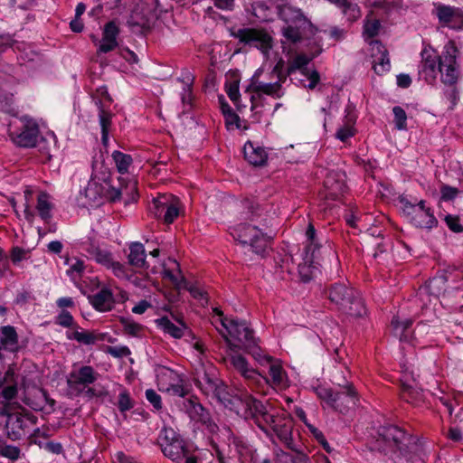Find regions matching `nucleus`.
Instances as JSON below:
<instances>
[{"label":"nucleus","instance_id":"8","mask_svg":"<svg viewBox=\"0 0 463 463\" xmlns=\"http://www.w3.org/2000/svg\"><path fill=\"white\" fill-rule=\"evenodd\" d=\"M237 240L243 245H249L251 250L264 256L273 236L263 232L255 225L241 223L234 229Z\"/></svg>","mask_w":463,"mask_h":463},{"label":"nucleus","instance_id":"55","mask_svg":"<svg viewBox=\"0 0 463 463\" xmlns=\"http://www.w3.org/2000/svg\"><path fill=\"white\" fill-rule=\"evenodd\" d=\"M92 99L95 102L99 101V99H102L103 104L106 105V108H109L113 101L106 86L99 87L95 93L92 94Z\"/></svg>","mask_w":463,"mask_h":463},{"label":"nucleus","instance_id":"62","mask_svg":"<svg viewBox=\"0 0 463 463\" xmlns=\"http://www.w3.org/2000/svg\"><path fill=\"white\" fill-rule=\"evenodd\" d=\"M107 353L116 358H123L128 356L131 352L128 346H108Z\"/></svg>","mask_w":463,"mask_h":463},{"label":"nucleus","instance_id":"14","mask_svg":"<svg viewBox=\"0 0 463 463\" xmlns=\"http://www.w3.org/2000/svg\"><path fill=\"white\" fill-rule=\"evenodd\" d=\"M321 52L322 48L318 46L317 50L310 56L304 53L298 54L293 60L289 61L287 67V74L294 75L298 71L301 75L308 80L307 84L305 83L304 80H299L300 84L308 90H314L320 81V74L316 69H310L307 65Z\"/></svg>","mask_w":463,"mask_h":463},{"label":"nucleus","instance_id":"34","mask_svg":"<svg viewBox=\"0 0 463 463\" xmlns=\"http://www.w3.org/2000/svg\"><path fill=\"white\" fill-rule=\"evenodd\" d=\"M246 91L255 92L260 96L268 95L274 99H280L284 95V91L279 83H264L261 81L252 82Z\"/></svg>","mask_w":463,"mask_h":463},{"label":"nucleus","instance_id":"12","mask_svg":"<svg viewBox=\"0 0 463 463\" xmlns=\"http://www.w3.org/2000/svg\"><path fill=\"white\" fill-rule=\"evenodd\" d=\"M128 189V185L116 187L112 184L111 180L104 179L102 183L91 180L85 188V196L88 200L97 205L108 201L115 203L121 199L124 190Z\"/></svg>","mask_w":463,"mask_h":463},{"label":"nucleus","instance_id":"25","mask_svg":"<svg viewBox=\"0 0 463 463\" xmlns=\"http://www.w3.org/2000/svg\"><path fill=\"white\" fill-rule=\"evenodd\" d=\"M305 235L306 245L303 253L320 258V250L324 248L323 242H327V241L324 240L322 234L317 233L312 222L308 223Z\"/></svg>","mask_w":463,"mask_h":463},{"label":"nucleus","instance_id":"39","mask_svg":"<svg viewBox=\"0 0 463 463\" xmlns=\"http://www.w3.org/2000/svg\"><path fill=\"white\" fill-rule=\"evenodd\" d=\"M240 209L241 213L246 220L254 221L257 217L261 215L260 206L254 199H242L240 202Z\"/></svg>","mask_w":463,"mask_h":463},{"label":"nucleus","instance_id":"9","mask_svg":"<svg viewBox=\"0 0 463 463\" xmlns=\"http://www.w3.org/2000/svg\"><path fill=\"white\" fill-rule=\"evenodd\" d=\"M235 409L246 420H252L262 431L267 432V419L270 413L262 402L248 392H243L240 394Z\"/></svg>","mask_w":463,"mask_h":463},{"label":"nucleus","instance_id":"56","mask_svg":"<svg viewBox=\"0 0 463 463\" xmlns=\"http://www.w3.org/2000/svg\"><path fill=\"white\" fill-rule=\"evenodd\" d=\"M310 432L312 433L315 439L319 443V445L327 452L332 453L334 450L333 448L330 446V444L327 442L324 433L319 430L318 429L310 426L309 427Z\"/></svg>","mask_w":463,"mask_h":463},{"label":"nucleus","instance_id":"49","mask_svg":"<svg viewBox=\"0 0 463 463\" xmlns=\"http://www.w3.org/2000/svg\"><path fill=\"white\" fill-rule=\"evenodd\" d=\"M55 324L65 328H80L74 321L72 315L67 310H61L55 317Z\"/></svg>","mask_w":463,"mask_h":463},{"label":"nucleus","instance_id":"59","mask_svg":"<svg viewBox=\"0 0 463 463\" xmlns=\"http://www.w3.org/2000/svg\"><path fill=\"white\" fill-rule=\"evenodd\" d=\"M183 283H184L183 289L189 291L193 298L196 299H203L204 298L205 292L197 284L188 280H183Z\"/></svg>","mask_w":463,"mask_h":463},{"label":"nucleus","instance_id":"54","mask_svg":"<svg viewBox=\"0 0 463 463\" xmlns=\"http://www.w3.org/2000/svg\"><path fill=\"white\" fill-rule=\"evenodd\" d=\"M30 257V250L21 248L19 246H14L12 248L10 252V259L13 264L17 265L24 260H27Z\"/></svg>","mask_w":463,"mask_h":463},{"label":"nucleus","instance_id":"61","mask_svg":"<svg viewBox=\"0 0 463 463\" xmlns=\"http://www.w3.org/2000/svg\"><path fill=\"white\" fill-rule=\"evenodd\" d=\"M459 191L456 187L448 184H442L440 187L441 199L444 201H450L457 197Z\"/></svg>","mask_w":463,"mask_h":463},{"label":"nucleus","instance_id":"15","mask_svg":"<svg viewBox=\"0 0 463 463\" xmlns=\"http://www.w3.org/2000/svg\"><path fill=\"white\" fill-rule=\"evenodd\" d=\"M269 427L285 446L298 451L292 438L293 420L287 413L269 414L267 419V428Z\"/></svg>","mask_w":463,"mask_h":463},{"label":"nucleus","instance_id":"58","mask_svg":"<svg viewBox=\"0 0 463 463\" xmlns=\"http://www.w3.org/2000/svg\"><path fill=\"white\" fill-rule=\"evenodd\" d=\"M20 449L16 446L5 445L3 447H0V455L11 460L18 459L20 457Z\"/></svg>","mask_w":463,"mask_h":463},{"label":"nucleus","instance_id":"26","mask_svg":"<svg viewBox=\"0 0 463 463\" xmlns=\"http://www.w3.org/2000/svg\"><path fill=\"white\" fill-rule=\"evenodd\" d=\"M90 305L99 312L111 311L115 305V298L109 288H102L99 292L89 296Z\"/></svg>","mask_w":463,"mask_h":463},{"label":"nucleus","instance_id":"19","mask_svg":"<svg viewBox=\"0 0 463 463\" xmlns=\"http://www.w3.org/2000/svg\"><path fill=\"white\" fill-rule=\"evenodd\" d=\"M36 420V417L31 413L14 412V414L9 416L5 425L7 438L14 441L21 439L26 434L29 423L35 424Z\"/></svg>","mask_w":463,"mask_h":463},{"label":"nucleus","instance_id":"29","mask_svg":"<svg viewBox=\"0 0 463 463\" xmlns=\"http://www.w3.org/2000/svg\"><path fill=\"white\" fill-rule=\"evenodd\" d=\"M243 154L245 160L254 166L264 165L268 160V154L265 149L261 146H255L250 141L244 145Z\"/></svg>","mask_w":463,"mask_h":463},{"label":"nucleus","instance_id":"60","mask_svg":"<svg viewBox=\"0 0 463 463\" xmlns=\"http://www.w3.org/2000/svg\"><path fill=\"white\" fill-rule=\"evenodd\" d=\"M355 135V129L351 125H345L344 127L340 128L336 133L335 137L342 142H345L350 137H354Z\"/></svg>","mask_w":463,"mask_h":463},{"label":"nucleus","instance_id":"44","mask_svg":"<svg viewBox=\"0 0 463 463\" xmlns=\"http://www.w3.org/2000/svg\"><path fill=\"white\" fill-rule=\"evenodd\" d=\"M79 329L74 328L72 333H67V338L87 345H93L97 340H99L94 332L87 330L79 331Z\"/></svg>","mask_w":463,"mask_h":463},{"label":"nucleus","instance_id":"52","mask_svg":"<svg viewBox=\"0 0 463 463\" xmlns=\"http://www.w3.org/2000/svg\"><path fill=\"white\" fill-rule=\"evenodd\" d=\"M134 402L130 398L129 392L124 389L118 395V408L120 412H125L131 410Z\"/></svg>","mask_w":463,"mask_h":463},{"label":"nucleus","instance_id":"6","mask_svg":"<svg viewBox=\"0 0 463 463\" xmlns=\"http://www.w3.org/2000/svg\"><path fill=\"white\" fill-rule=\"evenodd\" d=\"M403 216L410 223L420 229L430 230L438 225L433 211L426 205V201L411 200L408 195L398 197Z\"/></svg>","mask_w":463,"mask_h":463},{"label":"nucleus","instance_id":"53","mask_svg":"<svg viewBox=\"0 0 463 463\" xmlns=\"http://www.w3.org/2000/svg\"><path fill=\"white\" fill-rule=\"evenodd\" d=\"M120 30L115 21L108 22L103 28V40H117Z\"/></svg>","mask_w":463,"mask_h":463},{"label":"nucleus","instance_id":"37","mask_svg":"<svg viewBox=\"0 0 463 463\" xmlns=\"http://www.w3.org/2000/svg\"><path fill=\"white\" fill-rule=\"evenodd\" d=\"M318 260V256L303 253V260L298 264V273L302 281L308 282L313 279Z\"/></svg>","mask_w":463,"mask_h":463},{"label":"nucleus","instance_id":"23","mask_svg":"<svg viewBox=\"0 0 463 463\" xmlns=\"http://www.w3.org/2000/svg\"><path fill=\"white\" fill-rule=\"evenodd\" d=\"M221 379L218 377L217 370L213 365L203 368L202 371L197 372L194 378L195 385L206 396H210L212 392L216 391V387L221 383Z\"/></svg>","mask_w":463,"mask_h":463},{"label":"nucleus","instance_id":"28","mask_svg":"<svg viewBox=\"0 0 463 463\" xmlns=\"http://www.w3.org/2000/svg\"><path fill=\"white\" fill-rule=\"evenodd\" d=\"M182 408L193 420L203 423L209 420V413L200 403L197 397L191 396L184 399L183 401Z\"/></svg>","mask_w":463,"mask_h":463},{"label":"nucleus","instance_id":"38","mask_svg":"<svg viewBox=\"0 0 463 463\" xmlns=\"http://www.w3.org/2000/svg\"><path fill=\"white\" fill-rule=\"evenodd\" d=\"M146 250L140 242H132L129 245L128 263L136 268H146Z\"/></svg>","mask_w":463,"mask_h":463},{"label":"nucleus","instance_id":"18","mask_svg":"<svg viewBox=\"0 0 463 463\" xmlns=\"http://www.w3.org/2000/svg\"><path fill=\"white\" fill-rule=\"evenodd\" d=\"M39 134L38 124L31 118H24L19 131H11L9 135L15 145L29 148L36 146Z\"/></svg>","mask_w":463,"mask_h":463},{"label":"nucleus","instance_id":"42","mask_svg":"<svg viewBox=\"0 0 463 463\" xmlns=\"http://www.w3.org/2000/svg\"><path fill=\"white\" fill-rule=\"evenodd\" d=\"M250 111H251V118L254 122L259 123L263 116V107L266 103V98L264 96H260L255 92H252L250 98Z\"/></svg>","mask_w":463,"mask_h":463},{"label":"nucleus","instance_id":"11","mask_svg":"<svg viewBox=\"0 0 463 463\" xmlns=\"http://www.w3.org/2000/svg\"><path fill=\"white\" fill-rule=\"evenodd\" d=\"M458 52L455 43L450 41L439 54V72L444 85H454L458 81L460 66L457 60Z\"/></svg>","mask_w":463,"mask_h":463},{"label":"nucleus","instance_id":"57","mask_svg":"<svg viewBox=\"0 0 463 463\" xmlns=\"http://www.w3.org/2000/svg\"><path fill=\"white\" fill-rule=\"evenodd\" d=\"M285 61L283 59H279L276 65L272 70V73L277 76L278 80L277 83H279L282 87V84L286 82L288 77H291L292 75L287 74V70L284 71Z\"/></svg>","mask_w":463,"mask_h":463},{"label":"nucleus","instance_id":"20","mask_svg":"<svg viewBox=\"0 0 463 463\" xmlns=\"http://www.w3.org/2000/svg\"><path fill=\"white\" fill-rule=\"evenodd\" d=\"M435 14L442 26L456 31L463 29V9L439 4L435 5Z\"/></svg>","mask_w":463,"mask_h":463},{"label":"nucleus","instance_id":"24","mask_svg":"<svg viewBox=\"0 0 463 463\" xmlns=\"http://www.w3.org/2000/svg\"><path fill=\"white\" fill-rule=\"evenodd\" d=\"M19 348V336L15 327L9 325L0 326V360L5 357L2 351L14 354Z\"/></svg>","mask_w":463,"mask_h":463},{"label":"nucleus","instance_id":"27","mask_svg":"<svg viewBox=\"0 0 463 463\" xmlns=\"http://www.w3.org/2000/svg\"><path fill=\"white\" fill-rule=\"evenodd\" d=\"M400 397L414 407H421L425 404V396L422 390L404 380L401 381Z\"/></svg>","mask_w":463,"mask_h":463},{"label":"nucleus","instance_id":"36","mask_svg":"<svg viewBox=\"0 0 463 463\" xmlns=\"http://www.w3.org/2000/svg\"><path fill=\"white\" fill-rule=\"evenodd\" d=\"M231 364L245 380L255 381L260 375L257 370L250 367L247 360L242 355H232Z\"/></svg>","mask_w":463,"mask_h":463},{"label":"nucleus","instance_id":"1","mask_svg":"<svg viewBox=\"0 0 463 463\" xmlns=\"http://www.w3.org/2000/svg\"><path fill=\"white\" fill-rule=\"evenodd\" d=\"M222 326L226 329L228 335L238 344H234L223 335L224 340L232 350L244 349L260 364H268L272 361V357L264 354L263 350L259 346L258 340L254 336L253 330L245 321L238 319H222Z\"/></svg>","mask_w":463,"mask_h":463},{"label":"nucleus","instance_id":"5","mask_svg":"<svg viewBox=\"0 0 463 463\" xmlns=\"http://www.w3.org/2000/svg\"><path fill=\"white\" fill-rule=\"evenodd\" d=\"M328 298L338 310L350 317H362L365 313L363 300L355 290L345 283H335L328 288Z\"/></svg>","mask_w":463,"mask_h":463},{"label":"nucleus","instance_id":"46","mask_svg":"<svg viewBox=\"0 0 463 463\" xmlns=\"http://www.w3.org/2000/svg\"><path fill=\"white\" fill-rule=\"evenodd\" d=\"M18 394V383L16 375L8 382L2 390H0V396L5 401L10 402L16 398Z\"/></svg>","mask_w":463,"mask_h":463},{"label":"nucleus","instance_id":"21","mask_svg":"<svg viewBox=\"0 0 463 463\" xmlns=\"http://www.w3.org/2000/svg\"><path fill=\"white\" fill-rule=\"evenodd\" d=\"M346 184L341 175L330 173L324 181V190L320 192V197L325 200L338 201L346 192Z\"/></svg>","mask_w":463,"mask_h":463},{"label":"nucleus","instance_id":"35","mask_svg":"<svg viewBox=\"0 0 463 463\" xmlns=\"http://www.w3.org/2000/svg\"><path fill=\"white\" fill-rule=\"evenodd\" d=\"M54 204L51 201V196L46 192H40L37 195L36 211L44 223L49 224L52 219V210Z\"/></svg>","mask_w":463,"mask_h":463},{"label":"nucleus","instance_id":"33","mask_svg":"<svg viewBox=\"0 0 463 463\" xmlns=\"http://www.w3.org/2000/svg\"><path fill=\"white\" fill-rule=\"evenodd\" d=\"M210 396L215 398L220 403L231 410L235 409L240 395H233L230 387L222 380L217 385L216 391L212 392Z\"/></svg>","mask_w":463,"mask_h":463},{"label":"nucleus","instance_id":"63","mask_svg":"<svg viewBox=\"0 0 463 463\" xmlns=\"http://www.w3.org/2000/svg\"><path fill=\"white\" fill-rule=\"evenodd\" d=\"M224 119L228 129L241 128V118L234 111L226 114Z\"/></svg>","mask_w":463,"mask_h":463},{"label":"nucleus","instance_id":"22","mask_svg":"<svg viewBox=\"0 0 463 463\" xmlns=\"http://www.w3.org/2000/svg\"><path fill=\"white\" fill-rule=\"evenodd\" d=\"M373 69L378 75H383L391 69L389 52L385 45L379 40H372Z\"/></svg>","mask_w":463,"mask_h":463},{"label":"nucleus","instance_id":"31","mask_svg":"<svg viewBox=\"0 0 463 463\" xmlns=\"http://www.w3.org/2000/svg\"><path fill=\"white\" fill-rule=\"evenodd\" d=\"M96 106L99 109V119L101 128V142L104 146H107L109 143V133L112 124L113 113L110 111L109 108H106V105L103 104L102 99H99L96 101Z\"/></svg>","mask_w":463,"mask_h":463},{"label":"nucleus","instance_id":"17","mask_svg":"<svg viewBox=\"0 0 463 463\" xmlns=\"http://www.w3.org/2000/svg\"><path fill=\"white\" fill-rule=\"evenodd\" d=\"M421 61L418 67V80H423L434 86L439 72V54L433 49H423Z\"/></svg>","mask_w":463,"mask_h":463},{"label":"nucleus","instance_id":"30","mask_svg":"<svg viewBox=\"0 0 463 463\" xmlns=\"http://www.w3.org/2000/svg\"><path fill=\"white\" fill-rule=\"evenodd\" d=\"M82 249L89 254L90 258L99 264L108 267L113 260L110 251L101 249L92 241H88L82 244Z\"/></svg>","mask_w":463,"mask_h":463},{"label":"nucleus","instance_id":"16","mask_svg":"<svg viewBox=\"0 0 463 463\" xmlns=\"http://www.w3.org/2000/svg\"><path fill=\"white\" fill-rule=\"evenodd\" d=\"M99 376V373L92 366L82 365L78 369H73L68 374L66 383L72 392L80 395L86 387L93 384Z\"/></svg>","mask_w":463,"mask_h":463},{"label":"nucleus","instance_id":"10","mask_svg":"<svg viewBox=\"0 0 463 463\" xmlns=\"http://www.w3.org/2000/svg\"><path fill=\"white\" fill-rule=\"evenodd\" d=\"M157 442L163 454L174 462L179 463L188 454L184 440L173 428L164 427Z\"/></svg>","mask_w":463,"mask_h":463},{"label":"nucleus","instance_id":"3","mask_svg":"<svg viewBox=\"0 0 463 463\" xmlns=\"http://www.w3.org/2000/svg\"><path fill=\"white\" fill-rule=\"evenodd\" d=\"M378 434L390 451L400 458L410 460L418 450L417 438L402 427L383 426L379 429Z\"/></svg>","mask_w":463,"mask_h":463},{"label":"nucleus","instance_id":"41","mask_svg":"<svg viewBox=\"0 0 463 463\" xmlns=\"http://www.w3.org/2000/svg\"><path fill=\"white\" fill-rule=\"evenodd\" d=\"M225 91L229 99L237 107L238 110L241 111L240 102V78L236 73L232 74V79L225 83Z\"/></svg>","mask_w":463,"mask_h":463},{"label":"nucleus","instance_id":"64","mask_svg":"<svg viewBox=\"0 0 463 463\" xmlns=\"http://www.w3.org/2000/svg\"><path fill=\"white\" fill-rule=\"evenodd\" d=\"M445 222L450 231L454 232H463V226L460 224V219L458 216L448 215L445 218Z\"/></svg>","mask_w":463,"mask_h":463},{"label":"nucleus","instance_id":"45","mask_svg":"<svg viewBox=\"0 0 463 463\" xmlns=\"http://www.w3.org/2000/svg\"><path fill=\"white\" fill-rule=\"evenodd\" d=\"M412 320L406 318L401 320L399 317H393L391 321V326L393 328L394 335L399 336L401 340L406 339L405 332L411 326Z\"/></svg>","mask_w":463,"mask_h":463},{"label":"nucleus","instance_id":"13","mask_svg":"<svg viewBox=\"0 0 463 463\" xmlns=\"http://www.w3.org/2000/svg\"><path fill=\"white\" fill-rule=\"evenodd\" d=\"M180 200L171 194H159L148 205V213L154 218L171 224L180 213Z\"/></svg>","mask_w":463,"mask_h":463},{"label":"nucleus","instance_id":"7","mask_svg":"<svg viewBox=\"0 0 463 463\" xmlns=\"http://www.w3.org/2000/svg\"><path fill=\"white\" fill-rule=\"evenodd\" d=\"M230 34L239 43L256 48L264 55H269L274 46L272 35L264 27L231 28Z\"/></svg>","mask_w":463,"mask_h":463},{"label":"nucleus","instance_id":"4","mask_svg":"<svg viewBox=\"0 0 463 463\" xmlns=\"http://www.w3.org/2000/svg\"><path fill=\"white\" fill-rule=\"evenodd\" d=\"M313 391L326 406L342 414H345L357 401V392L352 383H347L341 391L323 385L313 387Z\"/></svg>","mask_w":463,"mask_h":463},{"label":"nucleus","instance_id":"40","mask_svg":"<svg viewBox=\"0 0 463 463\" xmlns=\"http://www.w3.org/2000/svg\"><path fill=\"white\" fill-rule=\"evenodd\" d=\"M111 157L119 174L125 175L129 173V168L133 164L131 155L115 150L112 152Z\"/></svg>","mask_w":463,"mask_h":463},{"label":"nucleus","instance_id":"43","mask_svg":"<svg viewBox=\"0 0 463 463\" xmlns=\"http://www.w3.org/2000/svg\"><path fill=\"white\" fill-rule=\"evenodd\" d=\"M119 323L122 326L124 334L127 335L139 337L144 331V326L131 318L121 317H119Z\"/></svg>","mask_w":463,"mask_h":463},{"label":"nucleus","instance_id":"48","mask_svg":"<svg viewBox=\"0 0 463 463\" xmlns=\"http://www.w3.org/2000/svg\"><path fill=\"white\" fill-rule=\"evenodd\" d=\"M382 28V24L380 20L378 19H366L364 24V37L365 39H372L377 36Z\"/></svg>","mask_w":463,"mask_h":463},{"label":"nucleus","instance_id":"51","mask_svg":"<svg viewBox=\"0 0 463 463\" xmlns=\"http://www.w3.org/2000/svg\"><path fill=\"white\" fill-rule=\"evenodd\" d=\"M392 112L394 116L393 122L395 124V128L398 130L407 129V114L405 110L400 106H395L392 109Z\"/></svg>","mask_w":463,"mask_h":463},{"label":"nucleus","instance_id":"2","mask_svg":"<svg viewBox=\"0 0 463 463\" xmlns=\"http://www.w3.org/2000/svg\"><path fill=\"white\" fill-rule=\"evenodd\" d=\"M276 9L279 19L285 24L281 28V33L288 42L296 44L317 33V28L301 9L289 4L279 5Z\"/></svg>","mask_w":463,"mask_h":463},{"label":"nucleus","instance_id":"32","mask_svg":"<svg viewBox=\"0 0 463 463\" xmlns=\"http://www.w3.org/2000/svg\"><path fill=\"white\" fill-rule=\"evenodd\" d=\"M155 322L157 327L165 335H169L176 339L183 337L184 331L188 329L183 321L178 320V325H175L166 316L157 318Z\"/></svg>","mask_w":463,"mask_h":463},{"label":"nucleus","instance_id":"47","mask_svg":"<svg viewBox=\"0 0 463 463\" xmlns=\"http://www.w3.org/2000/svg\"><path fill=\"white\" fill-rule=\"evenodd\" d=\"M272 383L275 386L281 387L285 383L286 373L279 364H271L269 370Z\"/></svg>","mask_w":463,"mask_h":463},{"label":"nucleus","instance_id":"50","mask_svg":"<svg viewBox=\"0 0 463 463\" xmlns=\"http://www.w3.org/2000/svg\"><path fill=\"white\" fill-rule=\"evenodd\" d=\"M443 96L449 102V109L451 110L454 109L459 99V92L457 84L445 85Z\"/></svg>","mask_w":463,"mask_h":463}]
</instances>
